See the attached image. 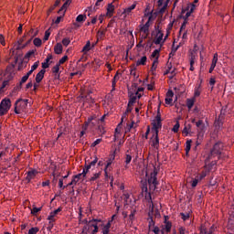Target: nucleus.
<instances>
[{"instance_id":"nucleus-1","label":"nucleus","mask_w":234,"mask_h":234,"mask_svg":"<svg viewBox=\"0 0 234 234\" xmlns=\"http://www.w3.org/2000/svg\"><path fill=\"white\" fill-rule=\"evenodd\" d=\"M84 223L86 224V229L92 231V234L98 233L100 228H103V220L101 218H92L90 221L85 219Z\"/></svg>"},{"instance_id":"nucleus-2","label":"nucleus","mask_w":234,"mask_h":234,"mask_svg":"<svg viewBox=\"0 0 234 234\" xmlns=\"http://www.w3.org/2000/svg\"><path fill=\"white\" fill-rule=\"evenodd\" d=\"M100 125V118L96 116V114L90 116L85 122L84 124L82 125V129L84 131H87L89 127L91 129H94L95 127H98Z\"/></svg>"},{"instance_id":"nucleus-3","label":"nucleus","mask_w":234,"mask_h":234,"mask_svg":"<svg viewBox=\"0 0 234 234\" xmlns=\"http://www.w3.org/2000/svg\"><path fill=\"white\" fill-rule=\"evenodd\" d=\"M27 107H28V100L18 99L15 102V113L21 114V112H25V111L27 110Z\"/></svg>"},{"instance_id":"nucleus-4","label":"nucleus","mask_w":234,"mask_h":234,"mask_svg":"<svg viewBox=\"0 0 234 234\" xmlns=\"http://www.w3.org/2000/svg\"><path fill=\"white\" fill-rule=\"evenodd\" d=\"M158 172H156V168L154 169L153 172L150 174V178H148V185L150 187V191H155L156 186H158V179H157Z\"/></svg>"},{"instance_id":"nucleus-5","label":"nucleus","mask_w":234,"mask_h":234,"mask_svg":"<svg viewBox=\"0 0 234 234\" xmlns=\"http://www.w3.org/2000/svg\"><path fill=\"white\" fill-rule=\"evenodd\" d=\"M152 125V131H154V133L157 132L158 134V129H162V115L160 114V109L157 110L155 120L153 121Z\"/></svg>"},{"instance_id":"nucleus-6","label":"nucleus","mask_w":234,"mask_h":234,"mask_svg":"<svg viewBox=\"0 0 234 234\" xmlns=\"http://www.w3.org/2000/svg\"><path fill=\"white\" fill-rule=\"evenodd\" d=\"M222 149H224V144H222V142L216 143L210 152L211 156H218V158H220Z\"/></svg>"},{"instance_id":"nucleus-7","label":"nucleus","mask_w":234,"mask_h":234,"mask_svg":"<svg viewBox=\"0 0 234 234\" xmlns=\"http://www.w3.org/2000/svg\"><path fill=\"white\" fill-rule=\"evenodd\" d=\"M200 233L201 234H218V229L215 225H212L210 227L201 226Z\"/></svg>"},{"instance_id":"nucleus-8","label":"nucleus","mask_w":234,"mask_h":234,"mask_svg":"<svg viewBox=\"0 0 234 234\" xmlns=\"http://www.w3.org/2000/svg\"><path fill=\"white\" fill-rule=\"evenodd\" d=\"M197 8V5L195 4H188L185 10L182 11V14L186 13L184 19H188L191 16V14L195 12Z\"/></svg>"},{"instance_id":"nucleus-9","label":"nucleus","mask_w":234,"mask_h":234,"mask_svg":"<svg viewBox=\"0 0 234 234\" xmlns=\"http://www.w3.org/2000/svg\"><path fill=\"white\" fill-rule=\"evenodd\" d=\"M156 33V38L154 39V45H162V41L164 40V33L162 30H160V26L155 27Z\"/></svg>"},{"instance_id":"nucleus-10","label":"nucleus","mask_w":234,"mask_h":234,"mask_svg":"<svg viewBox=\"0 0 234 234\" xmlns=\"http://www.w3.org/2000/svg\"><path fill=\"white\" fill-rule=\"evenodd\" d=\"M227 229H229V233H234V211L232 210L229 211V218Z\"/></svg>"},{"instance_id":"nucleus-11","label":"nucleus","mask_w":234,"mask_h":234,"mask_svg":"<svg viewBox=\"0 0 234 234\" xmlns=\"http://www.w3.org/2000/svg\"><path fill=\"white\" fill-rule=\"evenodd\" d=\"M151 146L154 147V149H159L160 147V139L158 138V132L156 133H154L153 137L150 139Z\"/></svg>"},{"instance_id":"nucleus-12","label":"nucleus","mask_w":234,"mask_h":234,"mask_svg":"<svg viewBox=\"0 0 234 234\" xmlns=\"http://www.w3.org/2000/svg\"><path fill=\"white\" fill-rule=\"evenodd\" d=\"M196 127L198 129V136L204 135V131H206V124H204V121L199 120L196 122Z\"/></svg>"},{"instance_id":"nucleus-13","label":"nucleus","mask_w":234,"mask_h":234,"mask_svg":"<svg viewBox=\"0 0 234 234\" xmlns=\"http://www.w3.org/2000/svg\"><path fill=\"white\" fill-rule=\"evenodd\" d=\"M37 173L38 172L36 169H33V170H30V171L27 172V176L26 177V180H27V184H30V182L32 180H34L36 178V176H37Z\"/></svg>"},{"instance_id":"nucleus-14","label":"nucleus","mask_w":234,"mask_h":234,"mask_svg":"<svg viewBox=\"0 0 234 234\" xmlns=\"http://www.w3.org/2000/svg\"><path fill=\"white\" fill-rule=\"evenodd\" d=\"M153 215H154V211H153V208H151V210L148 212V228L149 229H153V228H154V219L153 218Z\"/></svg>"},{"instance_id":"nucleus-15","label":"nucleus","mask_w":234,"mask_h":234,"mask_svg":"<svg viewBox=\"0 0 234 234\" xmlns=\"http://www.w3.org/2000/svg\"><path fill=\"white\" fill-rule=\"evenodd\" d=\"M0 107L10 111V108L12 107V101H10V99H3L0 103Z\"/></svg>"},{"instance_id":"nucleus-16","label":"nucleus","mask_w":234,"mask_h":234,"mask_svg":"<svg viewBox=\"0 0 234 234\" xmlns=\"http://www.w3.org/2000/svg\"><path fill=\"white\" fill-rule=\"evenodd\" d=\"M228 109V106H225L221 109L220 111V114L218 118V121L216 123H218V125H220V123H222V120H224V116H226V113L228 112L226 110Z\"/></svg>"},{"instance_id":"nucleus-17","label":"nucleus","mask_w":234,"mask_h":234,"mask_svg":"<svg viewBox=\"0 0 234 234\" xmlns=\"http://www.w3.org/2000/svg\"><path fill=\"white\" fill-rule=\"evenodd\" d=\"M45 72H47V70L45 69H41L35 78V81L36 83H41V81H43V78H45Z\"/></svg>"},{"instance_id":"nucleus-18","label":"nucleus","mask_w":234,"mask_h":234,"mask_svg":"<svg viewBox=\"0 0 234 234\" xmlns=\"http://www.w3.org/2000/svg\"><path fill=\"white\" fill-rule=\"evenodd\" d=\"M149 27H151V23H149V21H147L144 25H143L140 28L141 32H144V34H146V36L144 37H147V36L149 35Z\"/></svg>"},{"instance_id":"nucleus-19","label":"nucleus","mask_w":234,"mask_h":234,"mask_svg":"<svg viewBox=\"0 0 234 234\" xmlns=\"http://www.w3.org/2000/svg\"><path fill=\"white\" fill-rule=\"evenodd\" d=\"M61 209H62L61 207H58V209L54 210L53 212H50L48 217V220H52V222H56V218H54V217H56V215H58V213H60Z\"/></svg>"},{"instance_id":"nucleus-20","label":"nucleus","mask_w":234,"mask_h":234,"mask_svg":"<svg viewBox=\"0 0 234 234\" xmlns=\"http://www.w3.org/2000/svg\"><path fill=\"white\" fill-rule=\"evenodd\" d=\"M134 8H136V3L133 4L129 7L125 8L122 12V16H124V17H127V16H129V14H131V12H133V10H134Z\"/></svg>"},{"instance_id":"nucleus-21","label":"nucleus","mask_w":234,"mask_h":234,"mask_svg":"<svg viewBox=\"0 0 234 234\" xmlns=\"http://www.w3.org/2000/svg\"><path fill=\"white\" fill-rule=\"evenodd\" d=\"M120 72H116L115 76L113 77L112 80V92H114V90H116V81H118V80H120Z\"/></svg>"},{"instance_id":"nucleus-22","label":"nucleus","mask_w":234,"mask_h":234,"mask_svg":"<svg viewBox=\"0 0 234 234\" xmlns=\"http://www.w3.org/2000/svg\"><path fill=\"white\" fill-rule=\"evenodd\" d=\"M144 16L147 17L148 16V22L151 23V21H154L156 18V13L153 15V11L147 13V8L145 9Z\"/></svg>"},{"instance_id":"nucleus-23","label":"nucleus","mask_w":234,"mask_h":234,"mask_svg":"<svg viewBox=\"0 0 234 234\" xmlns=\"http://www.w3.org/2000/svg\"><path fill=\"white\" fill-rule=\"evenodd\" d=\"M113 14H114V5L109 4L107 7L106 16H108V17H112Z\"/></svg>"},{"instance_id":"nucleus-24","label":"nucleus","mask_w":234,"mask_h":234,"mask_svg":"<svg viewBox=\"0 0 234 234\" xmlns=\"http://www.w3.org/2000/svg\"><path fill=\"white\" fill-rule=\"evenodd\" d=\"M54 52L55 54H62L63 53V45L61 43H57V45L54 47Z\"/></svg>"},{"instance_id":"nucleus-25","label":"nucleus","mask_w":234,"mask_h":234,"mask_svg":"<svg viewBox=\"0 0 234 234\" xmlns=\"http://www.w3.org/2000/svg\"><path fill=\"white\" fill-rule=\"evenodd\" d=\"M136 96L134 95V93L130 94V99L128 101V106L129 107H133V105H134V103H136Z\"/></svg>"},{"instance_id":"nucleus-26","label":"nucleus","mask_w":234,"mask_h":234,"mask_svg":"<svg viewBox=\"0 0 234 234\" xmlns=\"http://www.w3.org/2000/svg\"><path fill=\"white\" fill-rule=\"evenodd\" d=\"M34 37H31V38L29 40L27 41V43L24 45V46H21V44L23 43V41H25V37H23V38H21L19 41H18V48H25V47H27V45H30V43L32 42V39Z\"/></svg>"},{"instance_id":"nucleus-27","label":"nucleus","mask_w":234,"mask_h":234,"mask_svg":"<svg viewBox=\"0 0 234 234\" xmlns=\"http://www.w3.org/2000/svg\"><path fill=\"white\" fill-rule=\"evenodd\" d=\"M65 12H67V9H64L63 11L58 13L61 16L57 17V19L55 20V25H59V23H61V19H63V16H65Z\"/></svg>"},{"instance_id":"nucleus-28","label":"nucleus","mask_w":234,"mask_h":234,"mask_svg":"<svg viewBox=\"0 0 234 234\" xmlns=\"http://www.w3.org/2000/svg\"><path fill=\"white\" fill-rule=\"evenodd\" d=\"M193 105H195V98L187 99L186 100V107H187V109H189V111H191V109H193Z\"/></svg>"},{"instance_id":"nucleus-29","label":"nucleus","mask_w":234,"mask_h":234,"mask_svg":"<svg viewBox=\"0 0 234 234\" xmlns=\"http://www.w3.org/2000/svg\"><path fill=\"white\" fill-rule=\"evenodd\" d=\"M69 5H70V0H66V2L63 4V5L58 10V14H61V12H63V10H67V8H69Z\"/></svg>"},{"instance_id":"nucleus-30","label":"nucleus","mask_w":234,"mask_h":234,"mask_svg":"<svg viewBox=\"0 0 234 234\" xmlns=\"http://www.w3.org/2000/svg\"><path fill=\"white\" fill-rule=\"evenodd\" d=\"M145 63H147V57L144 56L137 60L136 65L137 67H140V65H145Z\"/></svg>"},{"instance_id":"nucleus-31","label":"nucleus","mask_w":234,"mask_h":234,"mask_svg":"<svg viewBox=\"0 0 234 234\" xmlns=\"http://www.w3.org/2000/svg\"><path fill=\"white\" fill-rule=\"evenodd\" d=\"M178 48H180V45L175 47V44H173L172 50L169 54V58H173V56H175V54H176V50H178Z\"/></svg>"},{"instance_id":"nucleus-32","label":"nucleus","mask_w":234,"mask_h":234,"mask_svg":"<svg viewBox=\"0 0 234 234\" xmlns=\"http://www.w3.org/2000/svg\"><path fill=\"white\" fill-rule=\"evenodd\" d=\"M189 133H191V124L185 125L183 129V134H185V136H187Z\"/></svg>"},{"instance_id":"nucleus-33","label":"nucleus","mask_w":234,"mask_h":234,"mask_svg":"<svg viewBox=\"0 0 234 234\" xmlns=\"http://www.w3.org/2000/svg\"><path fill=\"white\" fill-rule=\"evenodd\" d=\"M157 67H158V56L154 58V60L152 64V68H151L152 72H155Z\"/></svg>"},{"instance_id":"nucleus-34","label":"nucleus","mask_w":234,"mask_h":234,"mask_svg":"<svg viewBox=\"0 0 234 234\" xmlns=\"http://www.w3.org/2000/svg\"><path fill=\"white\" fill-rule=\"evenodd\" d=\"M132 160H133V156L131 154H126L125 155V164H126L125 168L126 169L129 167L127 165H129L131 164Z\"/></svg>"},{"instance_id":"nucleus-35","label":"nucleus","mask_w":234,"mask_h":234,"mask_svg":"<svg viewBox=\"0 0 234 234\" xmlns=\"http://www.w3.org/2000/svg\"><path fill=\"white\" fill-rule=\"evenodd\" d=\"M86 19H87V16H85V15H79L76 17L77 23H83V21H85Z\"/></svg>"},{"instance_id":"nucleus-36","label":"nucleus","mask_w":234,"mask_h":234,"mask_svg":"<svg viewBox=\"0 0 234 234\" xmlns=\"http://www.w3.org/2000/svg\"><path fill=\"white\" fill-rule=\"evenodd\" d=\"M193 141L191 140H187L186 141V154H189V152L191 151V144H192Z\"/></svg>"},{"instance_id":"nucleus-37","label":"nucleus","mask_w":234,"mask_h":234,"mask_svg":"<svg viewBox=\"0 0 234 234\" xmlns=\"http://www.w3.org/2000/svg\"><path fill=\"white\" fill-rule=\"evenodd\" d=\"M33 43H34L35 47L39 48V47H41L43 41L41 40V38L36 37V38L33 40Z\"/></svg>"},{"instance_id":"nucleus-38","label":"nucleus","mask_w":234,"mask_h":234,"mask_svg":"<svg viewBox=\"0 0 234 234\" xmlns=\"http://www.w3.org/2000/svg\"><path fill=\"white\" fill-rule=\"evenodd\" d=\"M162 48H158L153 51L151 58H160V52Z\"/></svg>"},{"instance_id":"nucleus-39","label":"nucleus","mask_w":234,"mask_h":234,"mask_svg":"<svg viewBox=\"0 0 234 234\" xmlns=\"http://www.w3.org/2000/svg\"><path fill=\"white\" fill-rule=\"evenodd\" d=\"M90 167H92L90 164L85 165V169H83L82 171V175H83V178H85V176H87V174L89 173V170L90 169Z\"/></svg>"},{"instance_id":"nucleus-40","label":"nucleus","mask_w":234,"mask_h":234,"mask_svg":"<svg viewBox=\"0 0 234 234\" xmlns=\"http://www.w3.org/2000/svg\"><path fill=\"white\" fill-rule=\"evenodd\" d=\"M90 50V41H88L82 48V52L87 53Z\"/></svg>"},{"instance_id":"nucleus-41","label":"nucleus","mask_w":234,"mask_h":234,"mask_svg":"<svg viewBox=\"0 0 234 234\" xmlns=\"http://www.w3.org/2000/svg\"><path fill=\"white\" fill-rule=\"evenodd\" d=\"M171 228H173V225L171 224V222H165V229L166 233L171 232Z\"/></svg>"},{"instance_id":"nucleus-42","label":"nucleus","mask_w":234,"mask_h":234,"mask_svg":"<svg viewBox=\"0 0 234 234\" xmlns=\"http://www.w3.org/2000/svg\"><path fill=\"white\" fill-rule=\"evenodd\" d=\"M81 178H83V175L80 173L76 176H73L72 180H75L77 184L78 182H80V180H81Z\"/></svg>"},{"instance_id":"nucleus-43","label":"nucleus","mask_w":234,"mask_h":234,"mask_svg":"<svg viewBox=\"0 0 234 234\" xmlns=\"http://www.w3.org/2000/svg\"><path fill=\"white\" fill-rule=\"evenodd\" d=\"M23 89V86L19 83L16 84V86L13 89V94H16V92H19Z\"/></svg>"},{"instance_id":"nucleus-44","label":"nucleus","mask_w":234,"mask_h":234,"mask_svg":"<svg viewBox=\"0 0 234 234\" xmlns=\"http://www.w3.org/2000/svg\"><path fill=\"white\" fill-rule=\"evenodd\" d=\"M130 197H131V195H129V193L123 192L122 198H123L125 204H129Z\"/></svg>"},{"instance_id":"nucleus-45","label":"nucleus","mask_w":234,"mask_h":234,"mask_svg":"<svg viewBox=\"0 0 234 234\" xmlns=\"http://www.w3.org/2000/svg\"><path fill=\"white\" fill-rule=\"evenodd\" d=\"M187 26V18L184 19V22L181 25L179 34H182V30H186V27Z\"/></svg>"},{"instance_id":"nucleus-46","label":"nucleus","mask_w":234,"mask_h":234,"mask_svg":"<svg viewBox=\"0 0 234 234\" xmlns=\"http://www.w3.org/2000/svg\"><path fill=\"white\" fill-rule=\"evenodd\" d=\"M42 207H34L32 209H31V215H37L38 211H41Z\"/></svg>"},{"instance_id":"nucleus-47","label":"nucleus","mask_w":234,"mask_h":234,"mask_svg":"<svg viewBox=\"0 0 234 234\" xmlns=\"http://www.w3.org/2000/svg\"><path fill=\"white\" fill-rule=\"evenodd\" d=\"M37 232H39V228L37 227L31 228L28 230V234H37Z\"/></svg>"},{"instance_id":"nucleus-48","label":"nucleus","mask_w":234,"mask_h":234,"mask_svg":"<svg viewBox=\"0 0 234 234\" xmlns=\"http://www.w3.org/2000/svg\"><path fill=\"white\" fill-rule=\"evenodd\" d=\"M200 93H201V90L199 85L198 87L195 88L194 97L198 98V96H200Z\"/></svg>"},{"instance_id":"nucleus-49","label":"nucleus","mask_w":234,"mask_h":234,"mask_svg":"<svg viewBox=\"0 0 234 234\" xmlns=\"http://www.w3.org/2000/svg\"><path fill=\"white\" fill-rule=\"evenodd\" d=\"M134 215H136V209H132L129 215V220H131L132 223L133 220H134Z\"/></svg>"},{"instance_id":"nucleus-50","label":"nucleus","mask_w":234,"mask_h":234,"mask_svg":"<svg viewBox=\"0 0 234 234\" xmlns=\"http://www.w3.org/2000/svg\"><path fill=\"white\" fill-rule=\"evenodd\" d=\"M28 78H29V77H27V75H24V76L21 78V80H20V81L18 82V84H20V85L23 86L24 83H27V81H28Z\"/></svg>"},{"instance_id":"nucleus-51","label":"nucleus","mask_w":234,"mask_h":234,"mask_svg":"<svg viewBox=\"0 0 234 234\" xmlns=\"http://www.w3.org/2000/svg\"><path fill=\"white\" fill-rule=\"evenodd\" d=\"M59 67L60 65L57 63L53 68H52V72L53 74H58L59 72Z\"/></svg>"},{"instance_id":"nucleus-52","label":"nucleus","mask_w":234,"mask_h":234,"mask_svg":"<svg viewBox=\"0 0 234 234\" xmlns=\"http://www.w3.org/2000/svg\"><path fill=\"white\" fill-rule=\"evenodd\" d=\"M90 94H92L91 91H90V92L86 95V101H89L90 103H94V99H92V97H90Z\"/></svg>"},{"instance_id":"nucleus-53","label":"nucleus","mask_w":234,"mask_h":234,"mask_svg":"<svg viewBox=\"0 0 234 234\" xmlns=\"http://www.w3.org/2000/svg\"><path fill=\"white\" fill-rule=\"evenodd\" d=\"M167 3H169V0H167L165 2V4L164 5V6L159 9V14H165V9L167 8Z\"/></svg>"},{"instance_id":"nucleus-54","label":"nucleus","mask_w":234,"mask_h":234,"mask_svg":"<svg viewBox=\"0 0 234 234\" xmlns=\"http://www.w3.org/2000/svg\"><path fill=\"white\" fill-rule=\"evenodd\" d=\"M207 176V170L202 171L201 174H199V180H204Z\"/></svg>"},{"instance_id":"nucleus-55","label":"nucleus","mask_w":234,"mask_h":234,"mask_svg":"<svg viewBox=\"0 0 234 234\" xmlns=\"http://www.w3.org/2000/svg\"><path fill=\"white\" fill-rule=\"evenodd\" d=\"M48 37H50V29L46 30L44 36V41H48Z\"/></svg>"},{"instance_id":"nucleus-56","label":"nucleus","mask_w":234,"mask_h":234,"mask_svg":"<svg viewBox=\"0 0 234 234\" xmlns=\"http://www.w3.org/2000/svg\"><path fill=\"white\" fill-rule=\"evenodd\" d=\"M62 44L64 45V47H69V45H70V38L62 39Z\"/></svg>"},{"instance_id":"nucleus-57","label":"nucleus","mask_w":234,"mask_h":234,"mask_svg":"<svg viewBox=\"0 0 234 234\" xmlns=\"http://www.w3.org/2000/svg\"><path fill=\"white\" fill-rule=\"evenodd\" d=\"M179 129H180V123H179V122H176V123L174 125L172 131H173L174 133H178V130H179Z\"/></svg>"},{"instance_id":"nucleus-58","label":"nucleus","mask_w":234,"mask_h":234,"mask_svg":"<svg viewBox=\"0 0 234 234\" xmlns=\"http://www.w3.org/2000/svg\"><path fill=\"white\" fill-rule=\"evenodd\" d=\"M67 59H69V57L68 56H64V57H62L60 59H59V61H58V65H63V63H65V61H67Z\"/></svg>"},{"instance_id":"nucleus-59","label":"nucleus","mask_w":234,"mask_h":234,"mask_svg":"<svg viewBox=\"0 0 234 234\" xmlns=\"http://www.w3.org/2000/svg\"><path fill=\"white\" fill-rule=\"evenodd\" d=\"M6 112H8V110H6V108H2V106H0V116H5Z\"/></svg>"},{"instance_id":"nucleus-60","label":"nucleus","mask_w":234,"mask_h":234,"mask_svg":"<svg viewBox=\"0 0 234 234\" xmlns=\"http://www.w3.org/2000/svg\"><path fill=\"white\" fill-rule=\"evenodd\" d=\"M39 67V60L36 61L32 66H31V70L34 72Z\"/></svg>"},{"instance_id":"nucleus-61","label":"nucleus","mask_w":234,"mask_h":234,"mask_svg":"<svg viewBox=\"0 0 234 234\" xmlns=\"http://www.w3.org/2000/svg\"><path fill=\"white\" fill-rule=\"evenodd\" d=\"M195 61H197V56L191 54V56H190V65H195Z\"/></svg>"},{"instance_id":"nucleus-62","label":"nucleus","mask_w":234,"mask_h":234,"mask_svg":"<svg viewBox=\"0 0 234 234\" xmlns=\"http://www.w3.org/2000/svg\"><path fill=\"white\" fill-rule=\"evenodd\" d=\"M100 178V173H96L93 175V176L90 177V182H94L95 180H98Z\"/></svg>"},{"instance_id":"nucleus-63","label":"nucleus","mask_w":234,"mask_h":234,"mask_svg":"<svg viewBox=\"0 0 234 234\" xmlns=\"http://www.w3.org/2000/svg\"><path fill=\"white\" fill-rule=\"evenodd\" d=\"M101 144V139H97L91 144V147H96V145H100Z\"/></svg>"},{"instance_id":"nucleus-64","label":"nucleus","mask_w":234,"mask_h":234,"mask_svg":"<svg viewBox=\"0 0 234 234\" xmlns=\"http://www.w3.org/2000/svg\"><path fill=\"white\" fill-rule=\"evenodd\" d=\"M181 215V218H182V220H187L188 218H189V214H185V213H181L180 214Z\"/></svg>"}]
</instances>
